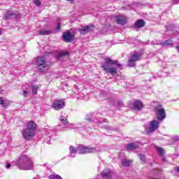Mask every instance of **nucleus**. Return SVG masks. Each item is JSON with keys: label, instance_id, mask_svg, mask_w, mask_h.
I'll return each instance as SVG.
<instances>
[{"label": "nucleus", "instance_id": "nucleus-8", "mask_svg": "<svg viewBox=\"0 0 179 179\" xmlns=\"http://www.w3.org/2000/svg\"><path fill=\"white\" fill-rule=\"evenodd\" d=\"M64 107H65V101L64 100H56L52 105V108L57 110H61Z\"/></svg>", "mask_w": 179, "mask_h": 179}, {"label": "nucleus", "instance_id": "nucleus-47", "mask_svg": "<svg viewBox=\"0 0 179 179\" xmlns=\"http://www.w3.org/2000/svg\"><path fill=\"white\" fill-rule=\"evenodd\" d=\"M118 104L120 105V103H118Z\"/></svg>", "mask_w": 179, "mask_h": 179}, {"label": "nucleus", "instance_id": "nucleus-45", "mask_svg": "<svg viewBox=\"0 0 179 179\" xmlns=\"http://www.w3.org/2000/svg\"><path fill=\"white\" fill-rule=\"evenodd\" d=\"M66 1H73V0H66Z\"/></svg>", "mask_w": 179, "mask_h": 179}, {"label": "nucleus", "instance_id": "nucleus-19", "mask_svg": "<svg viewBox=\"0 0 179 179\" xmlns=\"http://www.w3.org/2000/svg\"><path fill=\"white\" fill-rule=\"evenodd\" d=\"M136 27L138 29H141V27H144L145 26V21L143 20H138L135 23Z\"/></svg>", "mask_w": 179, "mask_h": 179}, {"label": "nucleus", "instance_id": "nucleus-37", "mask_svg": "<svg viewBox=\"0 0 179 179\" xmlns=\"http://www.w3.org/2000/svg\"><path fill=\"white\" fill-rule=\"evenodd\" d=\"M10 164H7L6 165V169H10Z\"/></svg>", "mask_w": 179, "mask_h": 179}, {"label": "nucleus", "instance_id": "nucleus-36", "mask_svg": "<svg viewBox=\"0 0 179 179\" xmlns=\"http://www.w3.org/2000/svg\"><path fill=\"white\" fill-rule=\"evenodd\" d=\"M174 171H176L177 173H179V166L175 167Z\"/></svg>", "mask_w": 179, "mask_h": 179}, {"label": "nucleus", "instance_id": "nucleus-13", "mask_svg": "<svg viewBox=\"0 0 179 179\" xmlns=\"http://www.w3.org/2000/svg\"><path fill=\"white\" fill-rule=\"evenodd\" d=\"M115 19L118 24H125L127 23V17L124 15H117Z\"/></svg>", "mask_w": 179, "mask_h": 179}, {"label": "nucleus", "instance_id": "nucleus-5", "mask_svg": "<svg viewBox=\"0 0 179 179\" xmlns=\"http://www.w3.org/2000/svg\"><path fill=\"white\" fill-rule=\"evenodd\" d=\"M141 54H138L136 52H134L131 57H129L128 61V65L129 66H131V68L134 67L135 65V62H138V61H141Z\"/></svg>", "mask_w": 179, "mask_h": 179}, {"label": "nucleus", "instance_id": "nucleus-26", "mask_svg": "<svg viewBox=\"0 0 179 179\" xmlns=\"http://www.w3.org/2000/svg\"><path fill=\"white\" fill-rule=\"evenodd\" d=\"M37 36H45V29H41L37 32Z\"/></svg>", "mask_w": 179, "mask_h": 179}, {"label": "nucleus", "instance_id": "nucleus-29", "mask_svg": "<svg viewBox=\"0 0 179 179\" xmlns=\"http://www.w3.org/2000/svg\"><path fill=\"white\" fill-rule=\"evenodd\" d=\"M164 45H173V41L168 40L164 43Z\"/></svg>", "mask_w": 179, "mask_h": 179}, {"label": "nucleus", "instance_id": "nucleus-10", "mask_svg": "<svg viewBox=\"0 0 179 179\" xmlns=\"http://www.w3.org/2000/svg\"><path fill=\"white\" fill-rule=\"evenodd\" d=\"M19 17H20V15L12 10H8L6 13V20H9V19H19Z\"/></svg>", "mask_w": 179, "mask_h": 179}, {"label": "nucleus", "instance_id": "nucleus-11", "mask_svg": "<svg viewBox=\"0 0 179 179\" xmlns=\"http://www.w3.org/2000/svg\"><path fill=\"white\" fill-rule=\"evenodd\" d=\"M159 122L157 120H152L150 122L148 132H154L159 128Z\"/></svg>", "mask_w": 179, "mask_h": 179}, {"label": "nucleus", "instance_id": "nucleus-7", "mask_svg": "<svg viewBox=\"0 0 179 179\" xmlns=\"http://www.w3.org/2000/svg\"><path fill=\"white\" fill-rule=\"evenodd\" d=\"M77 152L80 155H85V153H93L96 152V149L94 148H88L80 145L77 147Z\"/></svg>", "mask_w": 179, "mask_h": 179}, {"label": "nucleus", "instance_id": "nucleus-23", "mask_svg": "<svg viewBox=\"0 0 179 179\" xmlns=\"http://www.w3.org/2000/svg\"><path fill=\"white\" fill-rule=\"evenodd\" d=\"M48 178L49 179H62V178L59 175H57V174H55V173L49 176Z\"/></svg>", "mask_w": 179, "mask_h": 179}, {"label": "nucleus", "instance_id": "nucleus-24", "mask_svg": "<svg viewBox=\"0 0 179 179\" xmlns=\"http://www.w3.org/2000/svg\"><path fill=\"white\" fill-rule=\"evenodd\" d=\"M31 90H32V94H37V90H38V86L32 85Z\"/></svg>", "mask_w": 179, "mask_h": 179}, {"label": "nucleus", "instance_id": "nucleus-25", "mask_svg": "<svg viewBox=\"0 0 179 179\" xmlns=\"http://www.w3.org/2000/svg\"><path fill=\"white\" fill-rule=\"evenodd\" d=\"M157 152H158L159 156H163V155L164 154V151L162 149V148L160 147H157Z\"/></svg>", "mask_w": 179, "mask_h": 179}, {"label": "nucleus", "instance_id": "nucleus-41", "mask_svg": "<svg viewBox=\"0 0 179 179\" xmlns=\"http://www.w3.org/2000/svg\"><path fill=\"white\" fill-rule=\"evenodd\" d=\"M50 68V65H46L45 66V69H48Z\"/></svg>", "mask_w": 179, "mask_h": 179}, {"label": "nucleus", "instance_id": "nucleus-30", "mask_svg": "<svg viewBox=\"0 0 179 179\" xmlns=\"http://www.w3.org/2000/svg\"><path fill=\"white\" fill-rule=\"evenodd\" d=\"M41 54H45V49L44 48V45L43 46H40Z\"/></svg>", "mask_w": 179, "mask_h": 179}, {"label": "nucleus", "instance_id": "nucleus-4", "mask_svg": "<svg viewBox=\"0 0 179 179\" xmlns=\"http://www.w3.org/2000/svg\"><path fill=\"white\" fill-rule=\"evenodd\" d=\"M154 111L159 121H163V120L166 119V110H164L162 105L159 104L155 106Z\"/></svg>", "mask_w": 179, "mask_h": 179}, {"label": "nucleus", "instance_id": "nucleus-28", "mask_svg": "<svg viewBox=\"0 0 179 179\" xmlns=\"http://www.w3.org/2000/svg\"><path fill=\"white\" fill-rule=\"evenodd\" d=\"M34 3L36 6H41V1H40V0H34Z\"/></svg>", "mask_w": 179, "mask_h": 179}, {"label": "nucleus", "instance_id": "nucleus-9", "mask_svg": "<svg viewBox=\"0 0 179 179\" xmlns=\"http://www.w3.org/2000/svg\"><path fill=\"white\" fill-rule=\"evenodd\" d=\"M63 40L65 43H71L75 40V36L69 31H67L63 34Z\"/></svg>", "mask_w": 179, "mask_h": 179}, {"label": "nucleus", "instance_id": "nucleus-35", "mask_svg": "<svg viewBox=\"0 0 179 179\" xmlns=\"http://www.w3.org/2000/svg\"><path fill=\"white\" fill-rule=\"evenodd\" d=\"M23 96L27 97V91H23Z\"/></svg>", "mask_w": 179, "mask_h": 179}, {"label": "nucleus", "instance_id": "nucleus-3", "mask_svg": "<svg viewBox=\"0 0 179 179\" xmlns=\"http://www.w3.org/2000/svg\"><path fill=\"white\" fill-rule=\"evenodd\" d=\"M37 129V125L34 121H30L27 124V128L22 131L24 139H31L34 136V132Z\"/></svg>", "mask_w": 179, "mask_h": 179}, {"label": "nucleus", "instance_id": "nucleus-2", "mask_svg": "<svg viewBox=\"0 0 179 179\" xmlns=\"http://www.w3.org/2000/svg\"><path fill=\"white\" fill-rule=\"evenodd\" d=\"M16 166H17L20 170H31L34 165L33 164L31 158L27 155H22L17 161Z\"/></svg>", "mask_w": 179, "mask_h": 179}, {"label": "nucleus", "instance_id": "nucleus-33", "mask_svg": "<svg viewBox=\"0 0 179 179\" xmlns=\"http://www.w3.org/2000/svg\"><path fill=\"white\" fill-rule=\"evenodd\" d=\"M173 141H179V136H175L173 137Z\"/></svg>", "mask_w": 179, "mask_h": 179}, {"label": "nucleus", "instance_id": "nucleus-1", "mask_svg": "<svg viewBox=\"0 0 179 179\" xmlns=\"http://www.w3.org/2000/svg\"><path fill=\"white\" fill-rule=\"evenodd\" d=\"M111 65H114L116 67ZM101 68H103V71H105V72L107 73H110L112 76H115V75L118 73L117 68H119V69H122V66H121L120 64H118V61L117 60L113 61L110 58H105Z\"/></svg>", "mask_w": 179, "mask_h": 179}, {"label": "nucleus", "instance_id": "nucleus-6", "mask_svg": "<svg viewBox=\"0 0 179 179\" xmlns=\"http://www.w3.org/2000/svg\"><path fill=\"white\" fill-rule=\"evenodd\" d=\"M36 66L39 72L45 71V56L39 57L36 59Z\"/></svg>", "mask_w": 179, "mask_h": 179}, {"label": "nucleus", "instance_id": "nucleus-46", "mask_svg": "<svg viewBox=\"0 0 179 179\" xmlns=\"http://www.w3.org/2000/svg\"><path fill=\"white\" fill-rule=\"evenodd\" d=\"M1 31H0V36H1Z\"/></svg>", "mask_w": 179, "mask_h": 179}, {"label": "nucleus", "instance_id": "nucleus-39", "mask_svg": "<svg viewBox=\"0 0 179 179\" xmlns=\"http://www.w3.org/2000/svg\"><path fill=\"white\" fill-rule=\"evenodd\" d=\"M51 34V31H45V35Z\"/></svg>", "mask_w": 179, "mask_h": 179}, {"label": "nucleus", "instance_id": "nucleus-34", "mask_svg": "<svg viewBox=\"0 0 179 179\" xmlns=\"http://www.w3.org/2000/svg\"><path fill=\"white\" fill-rule=\"evenodd\" d=\"M85 120H86V121L90 122V121H92V117H89V116L87 115V116L85 117Z\"/></svg>", "mask_w": 179, "mask_h": 179}, {"label": "nucleus", "instance_id": "nucleus-15", "mask_svg": "<svg viewBox=\"0 0 179 179\" xmlns=\"http://www.w3.org/2000/svg\"><path fill=\"white\" fill-rule=\"evenodd\" d=\"M64 57H69V52L66 51H61L56 56L58 61H62Z\"/></svg>", "mask_w": 179, "mask_h": 179}, {"label": "nucleus", "instance_id": "nucleus-22", "mask_svg": "<svg viewBox=\"0 0 179 179\" xmlns=\"http://www.w3.org/2000/svg\"><path fill=\"white\" fill-rule=\"evenodd\" d=\"M69 150H70L71 155H75L76 153H78V147L75 148V147L71 145L69 147Z\"/></svg>", "mask_w": 179, "mask_h": 179}, {"label": "nucleus", "instance_id": "nucleus-17", "mask_svg": "<svg viewBox=\"0 0 179 179\" xmlns=\"http://www.w3.org/2000/svg\"><path fill=\"white\" fill-rule=\"evenodd\" d=\"M134 107L136 110H142V107H143V104L141 101H136L134 102Z\"/></svg>", "mask_w": 179, "mask_h": 179}, {"label": "nucleus", "instance_id": "nucleus-43", "mask_svg": "<svg viewBox=\"0 0 179 179\" xmlns=\"http://www.w3.org/2000/svg\"><path fill=\"white\" fill-rule=\"evenodd\" d=\"M166 29H168V30H172L171 29H170V26L166 27Z\"/></svg>", "mask_w": 179, "mask_h": 179}, {"label": "nucleus", "instance_id": "nucleus-16", "mask_svg": "<svg viewBox=\"0 0 179 179\" xmlns=\"http://www.w3.org/2000/svg\"><path fill=\"white\" fill-rule=\"evenodd\" d=\"M138 145L136 143H130L127 145L126 148L127 150H135V149H138Z\"/></svg>", "mask_w": 179, "mask_h": 179}, {"label": "nucleus", "instance_id": "nucleus-27", "mask_svg": "<svg viewBox=\"0 0 179 179\" xmlns=\"http://www.w3.org/2000/svg\"><path fill=\"white\" fill-rule=\"evenodd\" d=\"M57 31H59V30H61V20L58 19L57 20V26L56 28Z\"/></svg>", "mask_w": 179, "mask_h": 179}, {"label": "nucleus", "instance_id": "nucleus-40", "mask_svg": "<svg viewBox=\"0 0 179 179\" xmlns=\"http://www.w3.org/2000/svg\"><path fill=\"white\" fill-rule=\"evenodd\" d=\"M174 2H175L176 3H179V0H174Z\"/></svg>", "mask_w": 179, "mask_h": 179}, {"label": "nucleus", "instance_id": "nucleus-21", "mask_svg": "<svg viewBox=\"0 0 179 179\" xmlns=\"http://www.w3.org/2000/svg\"><path fill=\"white\" fill-rule=\"evenodd\" d=\"M62 124H63V125H66V124H68V119H66V117L64 115H61L60 118H59Z\"/></svg>", "mask_w": 179, "mask_h": 179}, {"label": "nucleus", "instance_id": "nucleus-14", "mask_svg": "<svg viewBox=\"0 0 179 179\" xmlns=\"http://www.w3.org/2000/svg\"><path fill=\"white\" fill-rule=\"evenodd\" d=\"M101 176L103 178L111 179L113 172L110 169H104L101 173Z\"/></svg>", "mask_w": 179, "mask_h": 179}, {"label": "nucleus", "instance_id": "nucleus-31", "mask_svg": "<svg viewBox=\"0 0 179 179\" xmlns=\"http://www.w3.org/2000/svg\"><path fill=\"white\" fill-rule=\"evenodd\" d=\"M138 157L140 158V159L142 161V162H145V155H142V154H139L138 155Z\"/></svg>", "mask_w": 179, "mask_h": 179}, {"label": "nucleus", "instance_id": "nucleus-12", "mask_svg": "<svg viewBox=\"0 0 179 179\" xmlns=\"http://www.w3.org/2000/svg\"><path fill=\"white\" fill-rule=\"evenodd\" d=\"M92 25L83 26L80 29H79V31L80 34H87V33L92 31L93 30Z\"/></svg>", "mask_w": 179, "mask_h": 179}, {"label": "nucleus", "instance_id": "nucleus-32", "mask_svg": "<svg viewBox=\"0 0 179 179\" xmlns=\"http://www.w3.org/2000/svg\"><path fill=\"white\" fill-rule=\"evenodd\" d=\"M46 134H48L49 135H52V134H54V131L52 130V129L46 130Z\"/></svg>", "mask_w": 179, "mask_h": 179}, {"label": "nucleus", "instance_id": "nucleus-42", "mask_svg": "<svg viewBox=\"0 0 179 179\" xmlns=\"http://www.w3.org/2000/svg\"><path fill=\"white\" fill-rule=\"evenodd\" d=\"M100 122H107V120H104L103 122L102 120H100Z\"/></svg>", "mask_w": 179, "mask_h": 179}, {"label": "nucleus", "instance_id": "nucleus-38", "mask_svg": "<svg viewBox=\"0 0 179 179\" xmlns=\"http://www.w3.org/2000/svg\"><path fill=\"white\" fill-rule=\"evenodd\" d=\"M48 141H47V143H49L50 144V141H51V136H48Z\"/></svg>", "mask_w": 179, "mask_h": 179}, {"label": "nucleus", "instance_id": "nucleus-18", "mask_svg": "<svg viewBox=\"0 0 179 179\" xmlns=\"http://www.w3.org/2000/svg\"><path fill=\"white\" fill-rule=\"evenodd\" d=\"M0 104L3 108H6L7 107H9V102L5 101L3 100V98L0 97Z\"/></svg>", "mask_w": 179, "mask_h": 179}, {"label": "nucleus", "instance_id": "nucleus-20", "mask_svg": "<svg viewBox=\"0 0 179 179\" xmlns=\"http://www.w3.org/2000/svg\"><path fill=\"white\" fill-rule=\"evenodd\" d=\"M122 166H124V167H129V166H131V160L123 159V160L122 161Z\"/></svg>", "mask_w": 179, "mask_h": 179}, {"label": "nucleus", "instance_id": "nucleus-44", "mask_svg": "<svg viewBox=\"0 0 179 179\" xmlns=\"http://www.w3.org/2000/svg\"><path fill=\"white\" fill-rule=\"evenodd\" d=\"M71 157H75V155H70Z\"/></svg>", "mask_w": 179, "mask_h": 179}]
</instances>
